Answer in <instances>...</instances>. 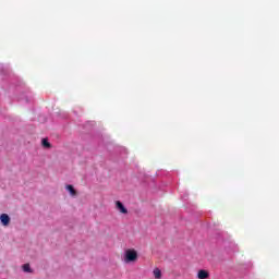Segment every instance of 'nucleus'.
Masks as SVG:
<instances>
[{
    "label": "nucleus",
    "instance_id": "nucleus-1",
    "mask_svg": "<svg viewBox=\"0 0 279 279\" xmlns=\"http://www.w3.org/2000/svg\"><path fill=\"white\" fill-rule=\"evenodd\" d=\"M138 253L135 250L129 248L124 253V263H136Z\"/></svg>",
    "mask_w": 279,
    "mask_h": 279
},
{
    "label": "nucleus",
    "instance_id": "nucleus-2",
    "mask_svg": "<svg viewBox=\"0 0 279 279\" xmlns=\"http://www.w3.org/2000/svg\"><path fill=\"white\" fill-rule=\"evenodd\" d=\"M116 206L120 210V213H122V215H128V208H125L123 203H121L120 201H117Z\"/></svg>",
    "mask_w": 279,
    "mask_h": 279
},
{
    "label": "nucleus",
    "instance_id": "nucleus-3",
    "mask_svg": "<svg viewBox=\"0 0 279 279\" xmlns=\"http://www.w3.org/2000/svg\"><path fill=\"white\" fill-rule=\"evenodd\" d=\"M0 221L2 226H10V216H8V214H2L0 216Z\"/></svg>",
    "mask_w": 279,
    "mask_h": 279
},
{
    "label": "nucleus",
    "instance_id": "nucleus-4",
    "mask_svg": "<svg viewBox=\"0 0 279 279\" xmlns=\"http://www.w3.org/2000/svg\"><path fill=\"white\" fill-rule=\"evenodd\" d=\"M208 272L205 270V269H201L198 270V274H197V278L198 279H207L208 278Z\"/></svg>",
    "mask_w": 279,
    "mask_h": 279
},
{
    "label": "nucleus",
    "instance_id": "nucleus-5",
    "mask_svg": "<svg viewBox=\"0 0 279 279\" xmlns=\"http://www.w3.org/2000/svg\"><path fill=\"white\" fill-rule=\"evenodd\" d=\"M22 269L25 274H33L34 270H32V267L29 266V264H24L22 266Z\"/></svg>",
    "mask_w": 279,
    "mask_h": 279
},
{
    "label": "nucleus",
    "instance_id": "nucleus-6",
    "mask_svg": "<svg viewBox=\"0 0 279 279\" xmlns=\"http://www.w3.org/2000/svg\"><path fill=\"white\" fill-rule=\"evenodd\" d=\"M66 191H69V193L75 197V195H77V192L75 191V187H73V185H66Z\"/></svg>",
    "mask_w": 279,
    "mask_h": 279
},
{
    "label": "nucleus",
    "instance_id": "nucleus-7",
    "mask_svg": "<svg viewBox=\"0 0 279 279\" xmlns=\"http://www.w3.org/2000/svg\"><path fill=\"white\" fill-rule=\"evenodd\" d=\"M156 279L162 278V271L159 268H155L153 271Z\"/></svg>",
    "mask_w": 279,
    "mask_h": 279
},
{
    "label": "nucleus",
    "instance_id": "nucleus-8",
    "mask_svg": "<svg viewBox=\"0 0 279 279\" xmlns=\"http://www.w3.org/2000/svg\"><path fill=\"white\" fill-rule=\"evenodd\" d=\"M41 145L44 147H46L47 149H49V147H51V143H49V141H47V138L41 140Z\"/></svg>",
    "mask_w": 279,
    "mask_h": 279
}]
</instances>
